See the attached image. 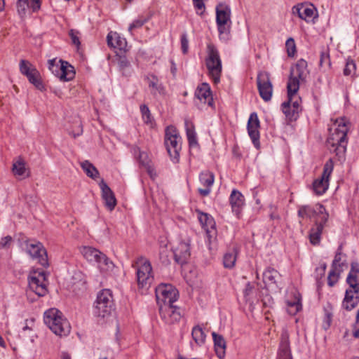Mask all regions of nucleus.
<instances>
[{"mask_svg":"<svg viewBox=\"0 0 359 359\" xmlns=\"http://www.w3.org/2000/svg\"><path fill=\"white\" fill-rule=\"evenodd\" d=\"M147 21L146 18L142 17L134 20L129 26L128 31L132 33V31L135 29L140 28Z\"/></svg>","mask_w":359,"mask_h":359,"instance_id":"obj_51","label":"nucleus"},{"mask_svg":"<svg viewBox=\"0 0 359 359\" xmlns=\"http://www.w3.org/2000/svg\"><path fill=\"white\" fill-rule=\"evenodd\" d=\"M290 344L289 334L286 331L283 332L281 334V340H280V344Z\"/></svg>","mask_w":359,"mask_h":359,"instance_id":"obj_59","label":"nucleus"},{"mask_svg":"<svg viewBox=\"0 0 359 359\" xmlns=\"http://www.w3.org/2000/svg\"><path fill=\"white\" fill-rule=\"evenodd\" d=\"M292 299H288L287 301V305L288 308L292 309L290 312L295 314L302 308V297L299 292L295 291L292 292Z\"/></svg>","mask_w":359,"mask_h":359,"instance_id":"obj_32","label":"nucleus"},{"mask_svg":"<svg viewBox=\"0 0 359 359\" xmlns=\"http://www.w3.org/2000/svg\"><path fill=\"white\" fill-rule=\"evenodd\" d=\"M69 36L72 40V44L79 48L81 45L80 32L78 30L72 29L69 31Z\"/></svg>","mask_w":359,"mask_h":359,"instance_id":"obj_50","label":"nucleus"},{"mask_svg":"<svg viewBox=\"0 0 359 359\" xmlns=\"http://www.w3.org/2000/svg\"><path fill=\"white\" fill-rule=\"evenodd\" d=\"M140 111L144 122L151 126L154 120L149 107L146 104H142L140 106Z\"/></svg>","mask_w":359,"mask_h":359,"instance_id":"obj_43","label":"nucleus"},{"mask_svg":"<svg viewBox=\"0 0 359 359\" xmlns=\"http://www.w3.org/2000/svg\"><path fill=\"white\" fill-rule=\"evenodd\" d=\"M330 134L328 137L326 144L327 148L331 152H334L337 156L341 157L346 150V135L348 127L344 118L337 120L334 123V128H330Z\"/></svg>","mask_w":359,"mask_h":359,"instance_id":"obj_1","label":"nucleus"},{"mask_svg":"<svg viewBox=\"0 0 359 359\" xmlns=\"http://www.w3.org/2000/svg\"><path fill=\"white\" fill-rule=\"evenodd\" d=\"M81 167L86 172L88 177L96 180L100 176L97 169L88 161H84L81 163Z\"/></svg>","mask_w":359,"mask_h":359,"instance_id":"obj_34","label":"nucleus"},{"mask_svg":"<svg viewBox=\"0 0 359 359\" xmlns=\"http://www.w3.org/2000/svg\"><path fill=\"white\" fill-rule=\"evenodd\" d=\"M199 180H200L201 184L203 187H205V188L204 189L199 188L198 189V193L202 196H208L211 191V187L214 183V180H215L214 174L209 170L203 171L199 175Z\"/></svg>","mask_w":359,"mask_h":359,"instance_id":"obj_22","label":"nucleus"},{"mask_svg":"<svg viewBox=\"0 0 359 359\" xmlns=\"http://www.w3.org/2000/svg\"><path fill=\"white\" fill-rule=\"evenodd\" d=\"M29 81L32 83L37 89L42 90L43 85L41 81L39 72L36 69H33L32 72L27 76Z\"/></svg>","mask_w":359,"mask_h":359,"instance_id":"obj_38","label":"nucleus"},{"mask_svg":"<svg viewBox=\"0 0 359 359\" xmlns=\"http://www.w3.org/2000/svg\"><path fill=\"white\" fill-rule=\"evenodd\" d=\"M172 250L175 262L180 265L186 264L191 255L190 240L187 238L179 241Z\"/></svg>","mask_w":359,"mask_h":359,"instance_id":"obj_17","label":"nucleus"},{"mask_svg":"<svg viewBox=\"0 0 359 359\" xmlns=\"http://www.w3.org/2000/svg\"><path fill=\"white\" fill-rule=\"evenodd\" d=\"M191 335L193 339L198 345H201L204 343L205 334L200 326L197 325L193 328Z\"/></svg>","mask_w":359,"mask_h":359,"instance_id":"obj_39","label":"nucleus"},{"mask_svg":"<svg viewBox=\"0 0 359 359\" xmlns=\"http://www.w3.org/2000/svg\"><path fill=\"white\" fill-rule=\"evenodd\" d=\"M257 84L259 94L263 100L269 102L273 95V85L270 74L266 72H261L257 74Z\"/></svg>","mask_w":359,"mask_h":359,"instance_id":"obj_14","label":"nucleus"},{"mask_svg":"<svg viewBox=\"0 0 359 359\" xmlns=\"http://www.w3.org/2000/svg\"><path fill=\"white\" fill-rule=\"evenodd\" d=\"M12 241V237L10 236H7L4 238H2L0 240V249L6 248L10 245Z\"/></svg>","mask_w":359,"mask_h":359,"instance_id":"obj_56","label":"nucleus"},{"mask_svg":"<svg viewBox=\"0 0 359 359\" xmlns=\"http://www.w3.org/2000/svg\"><path fill=\"white\" fill-rule=\"evenodd\" d=\"M107 41L109 46L120 50H125L127 46L126 40L117 32H110L107 34Z\"/></svg>","mask_w":359,"mask_h":359,"instance_id":"obj_28","label":"nucleus"},{"mask_svg":"<svg viewBox=\"0 0 359 359\" xmlns=\"http://www.w3.org/2000/svg\"><path fill=\"white\" fill-rule=\"evenodd\" d=\"M60 66L56 75L61 81H69L74 78L75 72L74 67L67 62L60 60Z\"/></svg>","mask_w":359,"mask_h":359,"instance_id":"obj_25","label":"nucleus"},{"mask_svg":"<svg viewBox=\"0 0 359 359\" xmlns=\"http://www.w3.org/2000/svg\"><path fill=\"white\" fill-rule=\"evenodd\" d=\"M319 66L323 71H327L331 68V60L328 48L321 51Z\"/></svg>","mask_w":359,"mask_h":359,"instance_id":"obj_35","label":"nucleus"},{"mask_svg":"<svg viewBox=\"0 0 359 359\" xmlns=\"http://www.w3.org/2000/svg\"><path fill=\"white\" fill-rule=\"evenodd\" d=\"M165 145L170 158L177 162L182 148V139L174 126H168L165 130Z\"/></svg>","mask_w":359,"mask_h":359,"instance_id":"obj_8","label":"nucleus"},{"mask_svg":"<svg viewBox=\"0 0 359 359\" xmlns=\"http://www.w3.org/2000/svg\"><path fill=\"white\" fill-rule=\"evenodd\" d=\"M282 110L289 120L292 121L297 119L298 114L296 112V111H294L290 105H289V102H284L282 104Z\"/></svg>","mask_w":359,"mask_h":359,"instance_id":"obj_41","label":"nucleus"},{"mask_svg":"<svg viewBox=\"0 0 359 359\" xmlns=\"http://www.w3.org/2000/svg\"><path fill=\"white\" fill-rule=\"evenodd\" d=\"M45 324L52 332L60 337L67 336L71 330V326L67 320L58 309L51 308L44 313Z\"/></svg>","mask_w":359,"mask_h":359,"instance_id":"obj_2","label":"nucleus"},{"mask_svg":"<svg viewBox=\"0 0 359 359\" xmlns=\"http://www.w3.org/2000/svg\"><path fill=\"white\" fill-rule=\"evenodd\" d=\"M346 281L349 287L359 288V264L356 262L351 264V268Z\"/></svg>","mask_w":359,"mask_h":359,"instance_id":"obj_30","label":"nucleus"},{"mask_svg":"<svg viewBox=\"0 0 359 359\" xmlns=\"http://www.w3.org/2000/svg\"><path fill=\"white\" fill-rule=\"evenodd\" d=\"M17 10L20 15L22 16L25 14L26 7L28 6V0H18Z\"/></svg>","mask_w":359,"mask_h":359,"instance_id":"obj_53","label":"nucleus"},{"mask_svg":"<svg viewBox=\"0 0 359 359\" xmlns=\"http://www.w3.org/2000/svg\"><path fill=\"white\" fill-rule=\"evenodd\" d=\"M185 129L189 147H193L198 145L196 134L194 125L189 120H185Z\"/></svg>","mask_w":359,"mask_h":359,"instance_id":"obj_31","label":"nucleus"},{"mask_svg":"<svg viewBox=\"0 0 359 359\" xmlns=\"http://www.w3.org/2000/svg\"><path fill=\"white\" fill-rule=\"evenodd\" d=\"M156 301L160 304H172L178 297L177 290L171 284L161 283L155 290Z\"/></svg>","mask_w":359,"mask_h":359,"instance_id":"obj_11","label":"nucleus"},{"mask_svg":"<svg viewBox=\"0 0 359 359\" xmlns=\"http://www.w3.org/2000/svg\"><path fill=\"white\" fill-rule=\"evenodd\" d=\"M33 69H36L27 60H21L20 62V72L26 76L32 72Z\"/></svg>","mask_w":359,"mask_h":359,"instance_id":"obj_46","label":"nucleus"},{"mask_svg":"<svg viewBox=\"0 0 359 359\" xmlns=\"http://www.w3.org/2000/svg\"><path fill=\"white\" fill-rule=\"evenodd\" d=\"M55 59L49 60L48 61V64L49 69L51 70L53 73L55 72L56 74L59 71L60 67L55 65Z\"/></svg>","mask_w":359,"mask_h":359,"instance_id":"obj_57","label":"nucleus"},{"mask_svg":"<svg viewBox=\"0 0 359 359\" xmlns=\"http://www.w3.org/2000/svg\"><path fill=\"white\" fill-rule=\"evenodd\" d=\"M41 0H31V8L34 12L39 10Z\"/></svg>","mask_w":359,"mask_h":359,"instance_id":"obj_58","label":"nucleus"},{"mask_svg":"<svg viewBox=\"0 0 359 359\" xmlns=\"http://www.w3.org/2000/svg\"><path fill=\"white\" fill-rule=\"evenodd\" d=\"M100 188L102 191V198L104 202L105 207L109 210H113L116 204L115 195L110 187L107 184L104 180L99 183Z\"/></svg>","mask_w":359,"mask_h":359,"instance_id":"obj_21","label":"nucleus"},{"mask_svg":"<svg viewBox=\"0 0 359 359\" xmlns=\"http://www.w3.org/2000/svg\"><path fill=\"white\" fill-rule=\"evenodd\" d=\"M356 64L355 61L348 57L346 60L345 67L344 68L343 73L346 76L353 77L355 75Z\"/></svg>","mask_w":359,"mask_h":359,"instance_id":"obj_40","label":"nucleus"},{"mask_svg":"<svg viewBox=\"0 0 359 359\" xmlns=\"http://www.w3.org/2000/svg\"><path fill=\"white\" fill-rule=\"evenodd\" d=\"M114 309V304L111 292L104 289L100 291L93 307V313L95 316L105 318L109 316Z\"/></svg>","mask_w":359,"mask_h":359,"instance_id":"obj_5","label":"nucleus"},{"mask_svg":"<svg viewBox=\"0 0 359 359\" xmlns=\"http://www.w3.org/2000/svg\"><path fill=\"white\" fill-rule=\"evenodd\" d=\"M279 276L280 274L277 270L271 267H268L263 273V280L268 285L276 284Z\"/></svg>","mask_w":359,"mask_h":359,"instance_id":"obj_33","label":"nucleus"},{"mask_svg":"<svg viewBox=\"0 0 359 359\" xmlns=\"http://www.w3.org/2000/svg\"><path fill=\"white\" fill-rule=\"evenodd\" d=\"M193 3L194 6L198 10H201L205 8L203 0H193Z\"/></svg>","mask_w":359,"mask_h":359,"instance_id":"obj_61","label":"nucleus"},{"mask_svg":"<svg viewBox=\"0 0 359 359\" xmlns=\"http://www.w3.org/2000/svg\"><path fill=\"white\" fill-rule=\"evenodd\" d=\"M216 23L220 39H229L231 27V8L225 4H219L216 7Z\"/></svg>","mask_w":359,"mask_h":359,"instance_id":"obj_6","label":"nucleus"},{"mask_svg":"<svg viewBox=\"0 0 359 359\" xmlns=\"http://www.w3.org/2000/svg\"><path fill=\"white\" fill-rule=\"evenodd\" d=\"M229 201L232 211L239 217L245 203L243 195L239 191L233 189L230 195Z\"/></svg>","mask_w":359,"mask_h":359,"instance_id":"obj_23","label":"nucleus"},{"mask_svg":"<svg viewBox=\"0 0 359 359\" xmlns=\"http://www.w3.org/2000/svg\"><path fill=\"white\" fill-rule=\"evenodd\" d=\"M292 11L294 15H297L299 18L306 21L311 19L314 15V9L312 6L302 4L293 6Z\"/></svg>","mask_w":359,"mask_h":359,"instance_id":"obj_26","label":"nucleus"},{"mask_svg":"<svg viewBox=\"0 0 359 359\" xmlns=\"http://www.w3.org/2000/svg\"><path fill=\"white\" fill-rule=\"evenodd\" d=\"M285 48L288 57H293L296 52V44L293 38L290 37L287 39L285 42Z\"/></svg>","mask_w":359,"mask_h":359,"instance_id":"obj_48","label":"nucleus"},{"mask_svg":"<svg viewBox=\"0 0 359 359\" xmlns=\"http://www.w3.org/2000/svg\"><path fill=\"white\" fill-rule=\"evenodd\" d=\"M139 161L140 163L147 168V170L148 173L150 175V176L153 177L154 169L150 165V161L147 156V154L144 152H140Z\"/></svg>","mask_w":359,"mask_h":359,"instance_id":"obj_42","label":"nucleus"},{"mask_svg":"<svg viewBox=\"0 0 359 359\" xmlns=\"http://www.w3.org/2000/svg\"><path fill=\"white\" fill-rule=\"evenodd\" d=\"M212 336L214 341V346L216 355L219 359H222L225 356L226 344L223 336L213 332Z\"/></svg>","mask_w":359,"mask_h":359,"instance_id":"obj_29","label":"nucleus"},{"mask_svg":"<svg viewBox=\"0 0 359 359\" xmlns=\"http://www.w3.org/2000/svg\"><path fill=\"white\" fill-rule=\"evenodd\" d=\"M341 271V269L332 268L327 277V283L330 287H332L338 281Z\"/></svg>","mask_w":359,"mask_h":359,"instance_id":"obj_47","label":"nucleus"},{"mask_svg":"<svg viewBox=\"0 0 359 359\" xmlns=\"http://www.w3.org/2000/svg\"><path fill=\"white\" fill-rule=\"evenodd\" d=\"M83 257L90 262H95L101 272L113 270L114 264L104 253L92 247H84L81 251Z\"/></svg>","mask_w":359,"mask_h":359,"instance_id":"obj_7","label":"nucleus"},{"mask_svg":"<svg viewBox=\"0 0 359 359\" xmlns=\"http://www.w3.org/2000/svg\"><path fill=\"white\" fill-rule=\"evenodd\" d=\"M27 252L41 266H48V256L46 249L42 244L36 241H27L25 243Z\"/></svg>","mask_w":359,"mask_h":359,"instance_id":"obj_13","label":"nucleus"},{"mask_svg":"<svg viewBox=\"0 0 359 359\" xmlns=\"http://www.w3.org/2000/svg\"><path fill=\"white\" fill-rule=\"evenodd\" d=\"M205 66L208 71V75L213 82L215 84L219 83L222 71V60L218 50L212 43H208L207 46Z\"/></svg>","mask_w":359,"mask_h":359,"instance_id":"obj_3","label":"nucleus"},{"mask_svg":"<svg viewBox=\"0 0 359 359\" xmlns=\"http://www.w3.org/2000/svg\"><path fill=\"white\" fill-rule=\"evenodd\" d=\"M244 297L247 302H250L255 294V290L253 285L250 283H248L245 285V287L243 290Z\"/></svg>","mask_w":359,"mask_h":359,"instance_id":"obj_49","label":"nucleus"},{"mask_svg":"<svg viewBox=\"0 0 359 359\" xmlns=\"http://www.w3.org/2000/svg\"><path fill=\"white\" fill-rule=\"evenodd\" d=\"M159 313L161 319L168 325H173L181 319V313L179 308L172 304H160Z\"/></svg>","mask_w":359,"mask_h":359,"instance_id":"obj_16","label":"nucleus"},{"mask_svg":"<svg viewBox=\"0 0 359 359\" xmlns=\"http://www.w3.org/2000/svg\"><path fill=\"white\" fill-rule=\"evenodd\" d=\"M326 318H327V327H329L330 325V322L332 320V314L330 313L326 312Z\"/></svg>","mask_w":359,"mask_h":359,"instance_id":"obj_63","label":"nucleus"},{"mask_svg":"<svg viewBox=\"0 0 359 359\" xmlns=\"http://www.w3.org/2000/svg\"><path fill=\"white\" fill-rule=\"evenodd\" d=\"M197 212L198 214V220L205 231L208 243L209 245H210V244L215 241L217 237L215 222L211 215L201 211H197Z\"/></svg>","mask_w":359,"mask_h":359,"instance_id":"obj_15","label":"nucleus"},{"mask_svg":"<svg viewBox=\"0 0 359 359\" xmlns=\"http://www.w3.org/2000/svg\"><path fill=\"white\" fill-rule=\"evenodd\" d=\"M299 89V88H298L297 82L292 81L287 84L288 100L286 102H289V105H290L297 114L302 110L300 106L301 98L297 95Z\"/></svg>","mask_w":359,"mask_h":359,"instance_id":"obj_20","label":"nucleus"},{"mask_svg":"<svg viewBox=\"0 0 359 359\" xmlns=\"http://www.w3.org/2000/svg\"><path fill=\"white\" fill-rule=\"evenodd\" d=\"M247 127L248 135L250 137L253 144L257 149H259L260 147L259 131L260 123L257 114L255 112L250 114Z\"/></svg>","mask_w":359,"mask_h":359,"instance_id":"obj_19","label":"nucleus"},{"mask_svg":"<svg viewBox=\"0 0 359 359\" xmlns=\"http://www.w3.org/2000/svg\"><path fill=\"white\" fill-rule=\"evenodd\" d=\"M61 359H72L71 356L67 353H62L61 355Z\"/></svg>","mask_w":359,"mask_h":359,"instance_id":"obj_64","label":"nucleus"},{"mask_svg":"<svg viewBox=\"0 0 359 359\" xmlns=\"http://www.w3.org/2000/svg\"><path fill=\"white\" fill-rule=\"evenodd\" d=\"M133 267L136 268L137 282L140 289L147 290L153 280L152 266L150 262L143 257H140Z\"/></svg>","mask_w":359,"mask_h":359,"instance_id":"obj_4","label":"nucleus"},{"mask_svg":"<svg viewBox=\"0 0 359 359\" xmlns=\"http://www.w3.org/2000/svg\"><path fill=\"white\" fill-rule=\"evenodd\" d=\"M236 255L237 253L235 249L231 250L224 255L223 264L225 268L231 269L234 266L236 261Z\"/></svg>","mask_w":359,"mask_h":359,"instance_id":"obj_37","label":"nucleus"},{"mask_svg":"<svg viewBox=\"0 0 359 359\" xmlns=\"http://www.w3.org/2000/svg\"><path fill=\"white\" fill-rule=\"evenodd\" d=\"M353 336L355 338H359V320H356L354 325Z\"/></svg>","mask_w":359,"mask_h":359,"instance_id":"obj_62","label":"nucleus"},{"mask_svg":"<svg viewBox=\"0 0 359 359\" xmlns=\"http://www.w3.org/2000/svg\"><path fill=\"white\" fill-rule=\"evenodd\" d=\"M333 161L332 158H330L325 162L323 166V171L320 177L315 180L313 182V190L316 195H323L328 189L330 177L333 171Z\"/></svg>","mask_w":359,"mask_h":359,"instance_id":"obj_10","label":"nucleus"},{"mask_svg":"<svg viewBox=\"0 0 359 359\" xmlns=\"http://www.w3.org/2000/svg\"><path fill=\"white\" fill-rule=\"evenodd\" d=\"M149 87L151 88V93L155 95L156 93L159 94H164V88L158 83V79L156 77L153 76L149 82Z\"/></svg>","mask_w":359,"mask_h":359,"instance_id":"obj_44","label":"nucleus"},{"mask_svg":"<svg viewBox=\"0 0 359 359\" xmlns=\"http://www.w3.org/2000/svg\"><path fill=\"white\" fill-rule=\"evenodd\" d=\"M13 172L15 176L25 177L26 172L25 163L24 160L19 158L13 164Z\"/></svg>","mask_w":359,"mask_h":359,"instance_id":"obj_36","label":"nucleus"},{"mask_svg":"<svg viewBox=\"0 0 359 359\" xmlns=\"http://www.w3.org/2000/svg\"><path fill=\"white\" fill-rule=\"evenodd\" d=\"M83 133L82 126L81 123L79 124L78 128L76 129V131H72L69 132V134L72 135L74 138L81 135Z\"/></svg>","mask_w":359,"mask_h":359,"instance_id":"obj_60","label":"nucleus"},{"mask_svg":"<svg viewBox=\"0 0 359 359\" xmlns=\"http://www.w3.org/2000/svg\"><path fill=\"white\" fill-rule=\"evenodd\" d=\"M195 95L200 101L207 103L209 106L212 105L213 99L210 87L208 83H203L200 85L196 90Z\"/></svg>","mask_w":359,"mask_h":359,"instance_id":"obj_24","label":"nucleus"},{"mask_svg":"<svg viewBox=\"0 0 359 359\" xmlns=\"http://www.w3.org/2000/svg\"><path fill=\"white\" fill-rule=\"evenodd\" d=\"M29 287L39 297L45 296L48 292V280L43 270H33L28 278Z\"/></svg>","mask_w":359,"mask_h":359,"instance_id":"obj_9","label":"nucleus"},{"mask_svg":"<svg viewBox=\"0 0 359 359\" xmlns=\"http://www.w3.org/2000/svg\"><path fill=\"white\" fill-rule=\"evenodd\" d=\"M326 223L320 219H316L315 224L311 229L309 233V239L311 244L315 245L320 243L321 234Z\"/></svg>","mask_w":359,"mask_h":359,"instance_id":"obj_27","label":"nucleus"},{"mask_svg":"<svg viewBox=\"0 0 359 359\" xmlns=\"http://www.w3.org/2000/svg\"><path fill=\"white\" fill-rule=\"evenodd\" d=\"M298 217L302 219H312L316 217V219H320L327 222L329 215L326 212L325 207L321 204H316L314 206L302 205L299 208Z\"/></svg>","mask_w":359,"mask_h":359,"instance_id":"obj_12","label":"nucleus"},{"mask_svg":"<svg viewBox=\"0 0 359 359\" xmlns=\"http://www.w3.org/2000/svg\"><path fill=\"white\" fill-rule=\"evenodd\" d=\"M341 259V252H338L336 253V255L334 256V259L332 262V268L340 269L341 266L343 265V263H341V264L340 263Z\"/></svg>","mask_w":359,"mask_h":359,"instance_id":"obj_54","label":"nucleus"},{"mask_svg":"<svg viewBox=\"0 0 359 359\" xmlns=\"http://www.w3.org/2000/svg\"><path fill=\"white\" fill-rule=\"evenodd\" d=\"M278 356V359H292L290 344H280Z\"/></svg>","mask_w":359,"mask_h":359,"instance_id":"obj_45","label":"nucleus"},{"mask_svg":"<svg viewBox=\"0 0 359 359\" xmlns=\"http://www.w3.org/2000/svg\"><path fill=\"white\" fill-rule=\"evenodd\" d=\"M181 46L183 53L186 54L189 48V41L186 34H183L181 36Z\"/></svg>","mask_w":359,"mask_h":359,"instance_id":"obj_55","label":"nucleus"},{"mask_svg":"<svg viewBox=\"0 0 359 359\" xmlns=\"http://www.w3.org/2000/svg\"><path fill=\"white\" fill-rule=\"evenodd\" d=\"M307 67V62L305 60H299L295 66L290 70V75L287 83H290L292 81L297 82L298 88H299L300 82L305 81L309 74Z\"/></svg>","mask_w":359,"mask_h":359,"instance_id":"obj_18","label":"nucleus"},{"mask_svg":"<svg viewBox=\"0 0 359 359\" xmlns=\"http://www.w3.org/2000/svg\"><path fill=\"white\" fill-rule=\"evenodd\" d=\"M117 62L118 67L122 71L130 67V62L125 55H118Z\"/></svg>","mask_w":359,"mask_h":359,"instance_id":"obj_52","label":"nucleus"}]
</instances>
